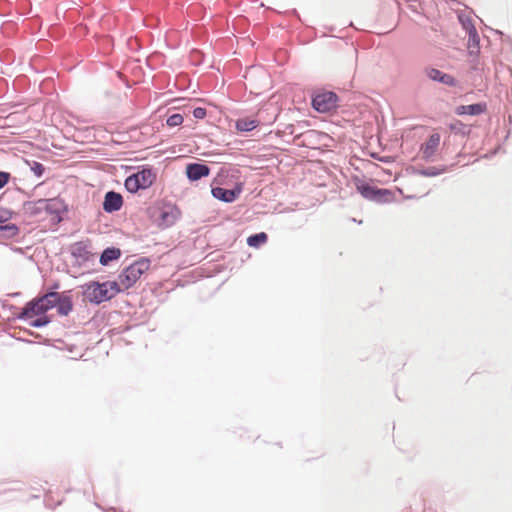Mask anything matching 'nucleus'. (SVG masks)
I'll return each instance as SVG.
<instances>
[{
	"instance_id": "1",
	"label": "nucleus",
	"mask_w": 512,
	"mask_h": 512,
	"mask_svg": "<svg viewBox=\"0 0 512 512\" xmlns=\"http://www.w3.org/2000/svg\"><path fill=\"white\" fill-rule=\"evenodd\" d=\"M354 184L357 192L367 200L381 204L389 203L393 200L394 194L389 189L378 188L358 177L354 179Z\"/></svg>"
},
{
	"instance_id": "2",
	"label": "nucleus",
	"mask_w": 512,
	"mask_h": 512,
	"mask_svg": "<svg viewBox=\"0 0 512 512\" xmlns=\"http://www.w3.org/2000/svg\"><path fill=\"white\" fill-rule=\"evenodd\" d=\"M156 180V174L148 166L142 167L139 171L129 175L124 182V186L129 193H137L152 186Z\"/></svg>"
},
{
	"instance_id": "3",
	"label": "nucleus",
	"mask_w": 512,
	"mask_h": 512,
	"mask_svg": "<svg viewBox=\"0 0 512 512\" xmlns=\"http://www.w3.org/2000/svg\"><path fill=\"white\" fill-rule=\"evenodd\" d=\"M150 267V260L142 257L123 269L118 279L124 289L131 288Z\"/></svg>"
},
{
	"instance_id": "4",
	"label": "nucleus",
	"mask_w": 512,
	"mask_h": 512,
	"mask_svg": "<svg viewBox=\"0 0 512 512\" xmlns=\"http://www.w3.org/2000/svg\"><path fill=\"white\" fill-rule=\"evenodd\" d=\"M47 293L43 296L36 297L31 301H28L21 312L15 317L18 320H27L33 316H39L45 314L49 310V303L47 302Z\"/></svg>"
},
{
	"instance_id": "5",
	"label": "nucleus",
	"mask_w": 512,
	"mask_h": 512,
	"mask_svg": "<svg viewBox=\"0 0 512 512\" xmlns=\"http://www.w3.org/2000/svg\"><path fill=\"white\" fill-rule=\"evenodd\" d=\"M153 217L158 227L166 229L175 224L180 217V211L175 205L164 204L155 209Z\"/></svg>"
},
{
	"instance_id": "6",
	"label": "nucleus",
	"mask_w": 512,
	"mask_h": 512,
	"mask_svg": "<svg viewBox=\"0 0 512 512\" xmlns=\"http://www.w3.org/2000/svg\"><path fill=\"white\" fill-rule=\"evenodd\" d=\"M83 296L86 300L93 304H101L111 299L109 289L106 288L105 282H90L83 286Z\"/></svg>"
},
{
	"instance_id": "7",
	"label": "nucleus",
	"mask_w": 512,
	"mask_h": 512,
	"mask_svg": "<svg viewBox=\"0 0 512 512\" xmlns=\"http://www.w3.org/2000/svg\"><path fill=\"white\" fill-rule=\"evenodd\" d=\"M338 96L332 91H322L313 95L311 105L319 113H328L337 108Z\"/></svg>"
},
{
	"instance_id": "8",
	"label": "nucleus",
	"mask_w": 512,
	"mask_h": 512,
	"mask_svg": "<svg viewBox=\"0 0 512 512\" xmlns=\"http://www.w3.org/2000/svg\"><path fill=\"white\" fill-rule=\"evenodd\" d=\"M47 299L49 310L56 308L58 314L61 316H67L73 309L72 298L68 295V292L59 293L49 291L47 292Z\"/></svg>"
},
{
	"instance_id": "9",
	"label": "nucleus",
	"mask_w": 512,
	"mask_h": 512,
	"mask_svg": "<svg viewBox=\"0 0 512 512\" xmlns=\"http://www.w3.org/2000/svg\"><path fill=\"white\" fill-rule=\"evenodd\" d=\"M243 190L242 183H236L234 188L226 189L220 186L212 187L211 193L214 198L220 200L224 203H232L234 202Z\"/></svg>"
},
{
	"instance_id": "10",
	"label": "nucleus",
	"mask_w": 512,
	"mask_h": 512,
	"mask_svg": "<svg viewBox=\"0 0 512 512\" xmlns=\"http://www.w3.org/2000/svg\"><path fill=\"white\" fill-rule=\"evenodd\" d=\"M67 211L65 203L59 198L44 199V212L52 216L55 223H60L62 214Z\"/></svg>"
},
{
	"instance_id": "11",
	"label": "nucleus",
	"mask_w": 512,
	"mask_h": 512,
	"mask_svg": "<svg viewBox=\"0 0 512 512\" xmlns=\"http://www.w3.org/2000/svg\"><path fill=\"white\" fill-rule=\"evenodd\" d=\"M186 176L191 182L198 181L204 177L209 176L210 167L207 164L200 162L188 163L186 165Z\"/></svg>"
},
{
	"instance_id": "12",
	"label": "nucleus",
	"mask_w": 512,
	"mask_h": 512,
	"mask_svg": "<svg viewBox=\"0 0 512 512\" xmlns=\"http://www.w3.org/2000/svg\"><path fill=\"white\" fill-rule=\"evenodd\" d=\"M123 205V197L120 193L113 190L108 191L104 196L102 203L103 210L107 213H114L119 211Z\"/></svg>"
},
{
	"instance_id": "13",
	"label": "nucleus",
	"mask_w": 512,
	"mask_h": 512,
	"mask_svg": "<svg viewBox=\"0 0 512 512\" xmlns=\"http://www.w3.org/2000/svg\"><path fill=\"white\" fill-rule=\"evenodd\" d=\"M440 139H441V137H440L439 133H433L429 136L427 141L424 144H422V146H421L422 158L425 161L433 160V157L439 147Z\"/></svg>"
},
{
	"instance_id": "14",
	"label": "nucleus",
	"mask_w": 512,
	"mask_h": 512,
	"mask_svg": "<svg viewBox=\"0 0 512 512\" xmlns=\"http://www.w3.org/2000/svg\"><path fill=\"white\" fill-rule=\"evenodd\" d=\"M71 255L82 262L89 261L92 256L88 244L83 241L76 242L72 245Z\"/></svg>"
},
{
	"instance_id": "15",
	"label": "nucleus",
	"mask_w": 512,
	"mask_h": 512,
	"mask_svg": "<svg viewBox=\"0 0 512 512\" xmlns=\"http://www.w3.org/2000/svg\"><path fill=\"white\" fill-rule=\"evenodd\" d=\"M448 171V167L443 166H430V167H424V168H416L413 167V174L420 175L424 177H436L442 173H445Z\"/></svg>"
},
{
	"instance_id": "16",
	"label": "nucleus",
	"mask_w": 512,
	"mask_h": 512,
	"mask_svg": "<svg viewBox=\"0 0 512 512\" xmlns=\"http://www.w3.org/2000/svg\"><path fill=\"white\" fill-rule=\"evenodd\" d=\"M23 209L24 212L31 217L40 216L44 212V199L26 201L23 204Z\"/></svg>"
},
{
	"instance_id": "17",
	"label": "nucleus",
	"mask_w": 512,
	"mask_h": 512,
	"mask_svg": "<svg viewBox=\"0 0 512 512\" xmlns=\"http://www.w3.org/2000/svg\"><path fill=\"white\" fill-rule=\"evenodd\" d=\"M121 256V250L116 247L105 248L100 255V264L107 266L110 262L117 260Z\"/></svg>"
},
{
	"instance_id": "18",
	"label": "nucleus",
	"mask_w": 512,
	"mask_h": 512,
	"mask_svg": "<svg viewBox=\"0 0 512 512\" xmlns=\"http://www.w3.org/2000/svg\"><path fill=\"white\" fill-rule=\"evenodd\" d=\"M468 50L470 56L477 57L480 51V37L476 28H472V33L468 34Z\"/></svg>"
},
{
	"instance_id": "19",
	"label": "nucleus",
	"mask_w": 512,
	"mask_h": 512,
	"mask_svg": "<svg viewBox=\"0 0 512 512\" xmlns=\"http://www.w3.org/2000/svg\"><path fill=\"white\" fill-rule=\"evenodd\" d=\"M259 125V121L250 118H239L235 122V127L239 132H250Z\"/></svg>"
},
{
	"instance_id": "20",
	"label": "nucleus",
	"mask_w": 512,
	"mask_h": 512,
	"mask_svg": "<svg viewBox=\"0 0 512 512\" xmlns=\"http://www.w3.org/2000/svg\"><path fill=\"white\" fill-rule=\"evenodd\" d=\"M19 233V228L14 223H0V238H13Z\"/></svg>"
},
{
	"instance_id": "21",
	"label": "nucleus",
	"mask_w": 512,
	"mask_h": 512,
	"mask_svg": "<svg viewBox=\"0 0 512 512\" xmlns=\"http://www.w3.org/2000/svg\"><path fill=\"white\" fill-rule=\"evenodd\" d=\"M267 240L268 235L265 232H259L252 234L247 238V245L249 247L259 248L260 246L265 244Z\"/></svg>"
},
{
	"instance_id": "22",
	"label": "nucleus",
	"mask_w": 512,
	"mask_h": 512,
	"mask_svg": "<svg viewBox=\"0 0 512 512\" xmlns=\"http://www.w3.org/2000/svg\"><path fill=\"white\" fill-rule=\"evenodd\" d=\"M449 129L455 134L466 136L470 133V127L459 120L450 123Z\"/></svg>"
},
{
	"instance_id": "23",
	"label": "nucleus",
	"mask_w": 512,
	"mask_h": 512,
	"mask_svg": "<svg viewBox=\"0 0 512 512\" xmlns=\"http://www.w3.org/2000/svg\"><path fill=\"white\" fill-rule=\"evenodd\" d=\"M487 109V104L485 102H478L474 104L467 105V115L477 116L484 113Z\"/></svg>"
},
{
	"instance_id": "24",
	"label": "nucleus",
	"mask_w": 512,
	"mask_h": 512,
	"mask_svg": "<svg viewBox=\"0 0 512 512\" xmlns=\"http://www.w3.org/2000/svg\"><path fill=\"white\" fill-rule=\"evenodd\" d=\"M424 73L427 76V78H429L430 80H432L434 82L439 83L444 72L437 68L426 67L424 69Z\"/></svg>"
},
{
	"instance_id": "25",
	"label": "nucleus",
	"mask_w": 512,
	"mask_h": 512,
	"mask_svg": "<svg viewBox=\"0 0 512 512\" xmlns=\"http://www.w3.org/2000/svg\"><path fill=\"white\" fill-rule=\"evenodd\" d=\"M106 288L109 289L111 299L116 296L118 293L122 292L124 290L121 283L118 281H106L105 282Z\"/></svg>"
},
{
	"instance_id": "26",
	"label": "nucleus",
	"mask_w": 512,
	"mask_h": 512,
	"mask_svg": "<svg viewBox=\"0 0 512 512\" xmlns=\"http://www.w3.org/2000/svg\"><path fill=\"white\" fill-rule=\"evenodd\" d=\"M50 322H51L50 317L43 314V315H39L38 318L31 320L29 322V325L34 328H42V327L47 326Z\"/></svg>"
},
{
	"instance_id": "27",
	"label": "nucleus",
	"mask_w": 512,
	"mask_h": 512,
	"mask_svg": "<svg viewBox=\"0 0 512 512\" xmlns=\"http://www.w3.org/2000/svg\"><path fill=\"white\" fill-rule=\"evenodd\" d=\"M27 164L30 167V170L34 173L35 176L41 178L45 172V167L42 163L38 161H27Z\"/></svg>"
},
{
	"instance_id": "28",
	"label": "nucleus",
	"mask_w": 512,
	"mask_h": 512,
	"mask_svg": "<svg viewBox=\"0 0 512 512\" xmlns=\"http://www.w3.org/2000/svg\"><path fill=\"white\" fill-rule=\"evenodd\" d=\"M184 121V118L181 114L179 113H174L172 115H170L167 120H166V124L169 126V127H176V126H179L183 123Z\"/></svg>"
},
{
	"instance_id": "29",
	"label": "nucleus",
	"mask_w": 512,
	"mask_h": 512,
	"mask_svg": "<svg viewBox=\"0 0 512 512\" xmlns=\"http://www.w3.org/2000/svg\"><path fill=\"white\" fill-rule=\"evenodd\" d=\"M439 83L448 87H456L458 81L452 75L444 72Z\"/></svg>"
},
{
	"instance_id": "30",
	"label": "nucleus",
	"mask_w": 512,
	"mask_h": 512,
	"mask_svg": "<svg viewBox=\"0 0 512 512\" xmlns=\"http://www.w3.org/2000/svg\"><path fill=\"white\" fill-rule=\"evenodd\" d=\"M13 216V211L0 207V223L8 222Z\"/></svg>"
},
{
	"instance_id": "31",
	"label": "nucleus",
	"mask_w": 512,
	"mask_h": 512,
	"mask_svg": "<svg viewBox=\"0 0 512 512\" xmlns=\"http://www.w3.org/2000/svg\"><path fill=\"white\" fill-rule=\"evenodd\" d=\"M459 20L462 23L463 28L466 30L467 34L472 33V28H476L474 24L472 23V20L467 18L463 19L461 16L459 17Z\"/></svg>"
},
{
	"instance_id": "32",
	"label": "nucleus",
	"mask_w": 512,
	"mask_h": 512,
	"mask_svg": "<svg viewBox=\"0 0 512 512\" xmlns=\"http://www.w3.org/2000/svg\"><path fill=\"white\" fill-rule=\"evenodd\" d=\"M11 178V174L6 171H0V189L4 188Z\"/></svg>"
},
{
	"instance_id": "33",
	"label": "nucleus",
	"mask_w": 512,
	"mask_h": 512,
	"mask_svg": "<svg viewBox=\"0 0 512 512\" xmlns=\"http://www.w3.org/2000/svg\"><path fill=\"white\" fill-rule=\"evenodd\" d=\"M193 116L196 119H203L206 116V109L202 107H197L193 110Z\"/></svg>"
},
{
	"instance_id": "34",
	"label": "nucleus",
	"mask_w": 512,
	"mask_h": 512,
	"mask_svg": "<svg viewBox=\"0 0 512 512\" xmlns=\"http://www.w3.org/2000/svg\"><path fill=\"white\" fill-rule=\"evenodd\" d=\"M457 115H465L467 114V105H461L456 108Z\"/></svg>"
},
{
	"instance_id": "35",
	"label": "nucleus",
	"mask_w": 512,
	"mask_h": 512,
	"mask_svg": "<svg viewBox=\"0 0 512 512\" xmlns=\"http://www.w3.org/2000/svg\"><path fill=\"white\" fill-rule=\"evenodd\" d=\"M378 160H380L382 162H390L389 157H380V158H378Z\"/></svg>"
},
{
	"instance_id": "36",
	"label": "nucleus",
	"mask_w": 512,
	"mask_h": 512,
	"mask_svg": "<svg viewBox=\"0 0 512 512\" xmlns=\"http://www.w3.org/2000/svg\"><path fill=\"white\" fill-rule=\"evenodd\" d=\"M372 157L375 158V159H378L379 157H377V155L375 154H372Z\"/></svg>"
}]
</instances>
